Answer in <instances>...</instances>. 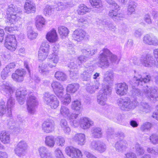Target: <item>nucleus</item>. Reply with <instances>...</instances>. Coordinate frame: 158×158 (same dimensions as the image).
Masks as SVG:
<instances>
[{"label": "nucleus", "instance_id": "nucleus-64", "mask_svg": "<svg viewBox=\"0 0 158 158\" xmlns=\"http://www.w3.org/2000/svg\"><path fill=\"white\" fill-rule=\"evenodd\" d=\"M125 158H137L136 154L133 152H128L125 154Z\"/></svg>", "mask_w": 158, "mask_h": 158}, {"label": "nucleus", "instance_id": "nucleus-55", "mask_svg": "<svg viewBox=\"0 0 158 158\" xmlns=\"http://www.w3.org/2000/svg\"><path fill=\"white\" fill-rule=\"evenodd\" d=\"M150 141L153 144H155L158 143V135L152 134L151 135L149 138Z\"/></svg>", "mask_w": 158, "mask_h": 158}, {"label": "nucleus", "instance_id": "nucleus-40", "mask_svg": "<svg viewBox=\"0 0 158 158\" xmlns=\"http://www.w3.org/2000/svg\"><path fill=\"white\" fill-rule=\"evenodd\" d=\"M55 76L56 78L59 81H64L67 79V76L64 73L61 71L56 72Z\"/></svg>", "mask_w": 158, "mask_h": 158}, {"label": "nucleus", "instance_id": "nucleus-32", "mask_svg": "<svg viewBox=\"0 0 158 158\" xmlns=\"http://www.w3.org/2000/svg\"><path fill=\"white\" fill-rule=\"evenodd\" d=\"M68 66L70 69L69 70L70 76L73 77L76 76L77 73V64L73 62H71L68 64Z\"/></svg>", "mask_w": 158, "mask_h": 158}, {"label": "nucleus", "instance_id": "nucleus-53", "mask_svg": "<svg viewBox=\"0 0 158 158\" xmlns=\"http://www.w3.org/2000/svg\"><path fill=\"white\" fill-rule=\"evenodd\" d=\"M88 73L83 72V73L82 75V77H83L84 80L87 81L90 79L91 76L92 74V69H91Z\"/></svg>", "mask_w": 158, "mask_h": 158}, {"label": "nucleus", "instance_id": "nucleus-41", "mask_svg": "<svg viewBox=\"0 0 158 158\" xmlns=\"http://www.w3.org/2000/svg\"><path fill=\"white\" fill-rule=\"evenodd\" d=\"M45 143L46 145L50 147H53L55 144L54 138L52 135H48L45 138Z\"/></svg>", "mask_w": 158, "mask_h": 158}, {"label": "nucleus", "instance_id": "nucleus-49", "mask_svg": "<svg viewBox=\"0 0 158 158\" xmlns=\"http://www.w3.org/2000/svg\"><path fill=\"white\" fill-rule=\"evenodd\" d=\"M61 102L64 105H68L71 102L70 96L67 94L61 99Z\"/></svg>", "mask_w": 158, "mask_h": 158}, {"label": "nucleus", "instance_id": "nucleus-60", "mask_svg": "<svg viewBox=\"0 0 158 158\" xmlns=\"http://www.w3.org/2000/svg\"><path fill=\"white\" fill-rule=\"evenodd\" d=\"M78 114H71L70 112L69 113V116H68V118L69 119H73L72 121L73 125H74L76 122V121L75 120H73L74 119H76L78 117Z\"/></svg>", "mask_w": 158, "mask_h": 158}, {"label": "nucleus", "instance_id": "nucleus-25", "mask_svg": "<svg viewBox=\"0 0 158 158\" xmlns=\"http://www.w3.org/2000/svg\"><path fill=\"white\" fill-rule=\"evenodd\" d=\"M81 127L84 129H89L90 127L93 125L94 122L90 118L84 117L80 120Z\"/></svg>", "mask_w": 158, "mask_h": 158}, {"label": "nucleus", "instance_id": "nucleus-34", "mask_svg": "<svg viewBox=\"0 0 158 158\" xmlns=\"http://www.w3.org/2000/svg\"><path fill=\"white\" fill-rule=\"evenodd\" d=\"M137 4L134 1H132L129 2L127 8V14L130 15L135 13V8Z\"/></svg>", "mask_w": 158, "mask_h": 158}, {"label": "nucleus", "instance_id": "nucleus-15", "mask_svg": "<svg viewBox=\"0 0 158 158\" xmlns=\"http://www.w3.org/2000/svg\"><path fill=\"white\" fill-rule=\"evenodd\" d=\"M65 152L68 155L72 158L81 157L82 156L81 151L72 146L67 147Z\"/></svg>", "mask_w": 158, "mask_h": 158}, {"label": "nucleus", "instance_id": "nucleus-58", "mask_svg": "<svg viewBox=\"0 0 158 158\" xmlns=\"http://www.w3.org/2000/svg\"><path fill=\"white\" fill-rule=\"evenodd\" d=\"M151 124L148 122H146L143 123L141 126V130L144 131L146 130H148L151 127Z\"/></svg>", "mask_w": 158, "mask_h": 158}, {"label": "nucleus", "instance_id": "nucleus-13", "mask_svg": "<svg viewBox=\"0 0 158 158\" xmlns=\"http://www.w3.org/2000/svg\"><path fill=\"white\" fill-rule=\"evenodd\" d=\"M0 91L2 94L10 95L13 93L14 89L9 82L4 81L0 83Z\"/></svg>", "mask_w": 158, "mask_h": 158}, {"label": "nucleus", "instance_id": "nucleus-38", "mask_svg": "<svg viewBox=\"0 0 158 158\" xmlns=\"http://www.w3.org/2000/svg\"><path fill=\"white\" fill-rule=\"evenodd\" d=\"M100 85L99 83L97 81L96 83L93 84L92 85L90 84L88 85L87 86L86 89L88 92L90 93H93L98 89Z\"/></svg>", "mask_w": 158, "mask_h": 158}, {"label": "nucleus", "instance_id": "nucleus-62", "mask_svg": "<svg viewBox=\"0 0 158 158\" xmlns=\"http://www.w3.org/2000/svg\"><path fill=\"white\" fill-rule=\"evenodd\" d=\"M55 154L56 158H61L64 157L61 151L59 148H57L55 150Z\"/></svg>", "mask_w": 158, "mask_h": 158}, {"label": "nucleus", "instance_id": "nucleus-2", "mask_svg": "<svg viewBox=\"0 0 158 158\" xmlns=\"http://www.w3.org/2000/svg\"><path fill=\"white\" fill-rule=\"evenodd\" d=\"M18 12V8L13 4L9 5L6 11L7 18L6 20V23L11 24H14L20 19V17L17 16V13Z\"/></svg>", "mask_w": 158, "mask_h": 158}, {"label": "nucleus", "instance_id": "nucleus-56", "mask_svg": "<svg viewBox=\"0 0 158 158\" xmlns=\"http://www.w3.org/2000/svg\"><path fill=\"white\" fill-rule=\"evenodd\" d=\"M57 5V7H56V9L57 10H61L66 8L65 2H58Z\"/></svg>", "mask_w": 158, "mask_h": 158}, {"label": "nucleus", "instance_id": "nucleus-7", "mask_svg": "<svg viewBox=\"0 0 158 158\" xmlns=\"http://www.w3.org/2000/svg\"><path fill=\"white\" fill-rule=\"evenodd\" d=\"M134 72L135 73L133 78L134 80L135 81V85L142 86L150 81L151 77L149 75L144 73L141 75L138 72L136 73V71L135 70H134Z\"/></svg>", "mask_w": 158, "mask_h": 158}, {"label": "nucleus", "instance_id": "nucleus-14", "mask_svg": "<svg viewBox=\"0 0 158 158\" xmlns=\"http://www.w3.org/2000/svg\"><path fill=\"white\" fill-rule=\"evenodd\" d=\"M26 74V72L24 69H17L12 74L11 77L15 81L20 82L24 80Z\"/></svg>", "mask_w": 158, "mask_h": 158}, {"label": "nucleus", "instance_id": "nucleus-61", "mask_svg": "<svg viewBox=\"0 0 158 158\" xmlns=\"http://www.w3.org/2000/svg\"><path fill=\"white\" fill-rule=\"evenodd\" d=\"M132 93L134 97L139 96L141 95V93L140 90L136 88L133 89Z\"/></svg>", "mask_w": 158, "mask_h": 158}, {"label": "nucleus", "instance_id": "nucleus-27", "mask_svg": "<svg viewBox=\"0 0 158 158\" xmlns=\"http://www.w3.org/2000/svg\"><path fill=\"white\" fill-rule=\"evenodd\" d=\"M46 38L50 42L53 43L57 41L58 37L56 30L53 29L48 32L46 35Z\"/></svg>", "mask_w": 158, "mask_h": 158}, {"label": "nucleus", "instance_id": "nucleus-16", "mask_svg": "<svg viewBox=\"0 0 158 158\" xmlns=\"http://www.w3.org/2000/svg\"><path fill=\"white\" fill-rule=\"evenodd\" d=\"M54 126L55 122L53 120L48 119L43 123L42 129L44 132L49 133L54 130Z\"/></svg>", "mask_w": 158, "mask_h": 158}, {"label": "nucleus", "instance_id": "nucleus-19", "mask_svg": "<svg viewBox=\"0 0 158 158\" xmlns=\"http://www.w3.org/2000/svg\"><path fill=\"white\" fill-rule=\"evenodd\" d=\"M86 34V32L83 30L77 29L74 31L72 37L75 40L80 42L84 39Z\"/></svg>", "mask_w": 158, "mask_h": 158}, {"label": "nucleus", "instance_id": "nucleus-42", "mask_svg": "<svg viewBox=\"0 0 158 158\" xmlns=\"http://www.w3.org/2000/svg\"><path fill=\"white\" fill-rule=\"evenodd\" d=\"M49 46V45L47 42H44L41 44L40 50H42V52H44L45 54L44 55V58L48 56Z\"/></svg>", "mask_w": 158, "mask_h": 158}, {"label": "nucleus", "instance_id": "nucleus-43", "mask_svg": "<svg viewBox=\"0 0 158 158\" xmlns=\"http://www.w3.org/2000/svg\"><path fill=\"white\" fill-rule=\"evenodd\" d=\"M58 61V57L57 55H53L52 57L49 58L48 64L51 68L55 67L56 64Z\"/></svg>", "mask_w": 158, "mask_h": 158}, {"label": "nucleus", "instance_id": "nucleus-36", "mask_svg": "<svg viewBox=\"0 0 158 158\" xmlns=\"http://www.w3.org/2000/svg\"><path fill=\"white\" fill-rule=\"evenodd\" d=\"M60 125L63 128L65 133L68 134L70 131V129L69 127L67 120L64 119H61L60 122Z\"/></svg>", "mask_w": 158, "mask_h": 158}, {"label": "nucleus", "instance_id": "nucleus-3", "mask_svg": "<svg viewBox=\"0 0 158 158\" xmlns=\"http://www.w3.org/2000/svg\"><path fill=\"white\" fill-rule=\"evenodd\" d=\"M111 88L107 86L103 87L102 90L98 93L97 97L98 103L101 106H105L107 105V95L111 92Z\"/></svg>", "mask_w": 158, "mask_h": 158}, {"label": "nucleus", "instance_id": "nucleus-30", "mask_svg": "<svg viewBox=\"0 0 158 158\" xmlns=\"http://www.w3.org/2000/svg\"><path fill=\"white\" fill-rule=\"evenodd\" d=\"M15 105V100L12 97H10L8 100L7 103V112L6 114L9 116L12 115L11 108Z\"/></svg>", "mask_w": 158, "mask_h": 158}, {"label": "nucleus", "instance_id": "nucleus-11", "mask_svg": "<svg viewBox=\"0 0 158 158\" xmlns=\"http://www.w3.org/2000/svg\"><path fill=\"white\" fill-rule=\"evenodd\" d=\"M28 146L26 142L24 141L19 142L14 149L15 154L19 157L24 155V151L27 150Z\"/></svg>", "mask_w": 158, "mask_h": 158}, {"label": "nucleus", "instance_id": "nucleus-9", "mask_svg": "<svg viewBox=\"0 0 158 158\" xmlns=\"http://www.w3.org/2000/svg\"><path fill=\"white\" fill-rule=\"evenodd\" d=\"M4 45L6 48L10 51H15L17 48V42L15 35H7L6 38Z\"/></svg>", "mask_w": 158, "mask_h": 158}, {"label": "nucleus", "instance_id": "nucleus-20", "mask_svg": "<svg viewBox=\"0 0 158 158\" xmlns=\"http://www.w3.org/2000/svg\"><path fill=\"white\" fill-rule=\"evenodd\" d=\"M27 94V91L25 89L22 88L16 90V96L19 103L23 105L25 102V95Z\"/></svg>", "mask_w": 158, "mask_h": 158}, {"label": "nucleus", "instance_id": "nucleus-39", "mask_svg": "<svg viewBox=\"0 0 158 158\" xmlns=\"http://www.w3.org/2000/svg\"><path fill=\"white\" fill-rule=\"evenodd\" d=\"M151 107L148 103L145 102H142L140 106V110L143 112L148 113L151 110Z\"/></svg>", "mask_w": 158, "mask_h": 158}, {"label": "nucleus", "instance_id": "nucleus-4", "mask_svg": "<svg viewBox=\"0 0 158 158\" xmlns=\"http://www.w3.org/2000/svg\"><path fill=\"white\" fill-rule=\"evenodd\" d=\"M111 54V52L107 48H104L101 51L98 57L99 65L102 68H107L110 64L108 57Z\"/></svg>", "mask_w": 158, "mask_h": 158}, {"label": "nucleus", "instance_id": "nucleus-22", "mask_svg": "<svg viewBox=\"0 0 158 158\" xmlns=\"http://www.w3.org/2000/svg\"><path fill=\"white\" fill-rule=\"evenodd\" d=\"M143 42L149 45L155 46L158 45V40L154 37L152 35L147 34L143 38Z\"/></svg>", "mask_w": 158, "mask_h": 158}, {"label": "nucleus", "instance_id": "nucleus-35", "mask_svg": "<svg viewBox=\"0 0 158 158\" xmlns=\"http://www.w3.org/2000/svg\"><path fill=\"white\" fill-rule=\"evenodd\" d=\"M90 11V9L88 8L84 4H81L79 6L77 12L79 15H83L86 13L89 12Z\"/></svg>", "mask_w": 158, "mask_h": 158}, {"label": "nucleus", "instance_id": "nucleus-46", "mask_svg": "<svg viewBox=\"0 0 158 158\" xmlns=\"http://www.w3.org/2000/svg\"><path fill=\"white\" fill-rule=\"evenodd\" d=\"M69 110L67 107L62 106L60 109V113L62 116L65 117H68L69 116L70 113Z\"/></svg>", "mask_w": 158, "mask_h": 158}, {"label": "nucleus", "instance_id": "nucleus-52", "mask_svg": "<svg viewBox=\"0 0 158 158\" xmlns=\"http://www.w3.org/2000/svg\"><path fill=\"white\" fill-rule=\"evenodd\" d=\"M54 9L52 8L49 5H47L45 8L44 9V13L45 15H51L53 13L54 11Z\"/></svg>", "mask_w": 158, "mask_h": 158}, {"label": "nucleus", "instance_id": "nucleus-18", "mask_svg": "<svg viewBox=\"0 0 158 158\" xmlns=\"http://www.w3.org/2000/svg\"><path fill=\"white\" fill-rule=\"evenodd\" d=\"M116 94L120 96L126 94L128 90V86L125 83H119L117 84L115 88Z\"/></svg>", "mask_w": 158, "mask_h": 158}, {"label": "nucleus", "instance_id": "nucleus-59", "mask_svg": "<svg viewBox=\"0 0 158 158\" xmlns=\"http://www.w3.org/2000/svg\"><path fill=\"white\" fill-rule=\"evenodd\" d=\"M106 0L108 3L112 5V8L116 10L119 8V6L114 1H113V0Z\"/></svg>", "mask_w": 158, "mask_h": 158}, {"label": "nucleus", "instance_id": "nucleus-63", "mask_svg": "<svg viewBox=\"0 0 158 158\" xmlns=\"http://www.w3.org/2000/svg\"><path fill=\"white\" fill-rule=\"evenodd\" d=\"M15 66V63H11L8 64L4 68L5 70H7L9 71V72H10L12 69H14Z\"/></svg>", "mask_w": 158, "mask_h": 158}, {"label": "nucleus", "instance_id": "nucleus-33", "mask_svg": "<svg viewBox=\"0 0 158 158\" xmlns=\"http://www.w3.org/2000/svg\"><path fill=\"white\" fill-rule=\"evenodd\" d=\"M79 87V85L77 83L69 84L67 87V91L69 93H73L78 90Z\"/></svg>", "mask_w": 158, "mask_h": 158}, {"label": "nucleus", "instance_id": "nucleus-24", "mask_svg": "<svg viewBox=\"0 0 158 158\" xmlns=\"http://www.w3.org/2000/svg\"><path fill=\"white\" fill-rule=\"evenodd\" d=\"M127 145V142L125 140L118 141L115 144L116 150L118 152H123L126 149Z\"/></svg>", "mask_w": 158, "mask_h": 158}, {"label": "nucleus", "instance_id": "nucleus-5", "mask_svg": "<svg viewBox=\"0 0 158 158\" xmlns=\"http://www.w3.org/2000/svg\"><path fill=\"white\" fill-rule=\"evenodd\" d=\"M27 109L30 114H34L36 110L38 105V102L36 98L33 94H30L27 100Z\"/></svg>", "mask_w": 158, "mask_h": 158}, {"label": "nucleus", "instance_id": "nucleus-23", "mask_svg": "<svg viewBox=\"0 0 158 158\" xmlns=\"http://www.w3.org/2000/svg\"><path fill=\"white\" fill-rule=\"evenodd\" d=\"M25 12L27 14L34 13L35 11V4L31 0H27L24 6Z\"/></svg>", "mask_w": 158, "mask_h": 158}, {"label": "nucleus", "instance_id": "nucleus-21", "mask_svg": "<svg viewBox=\"0 0 158 158\" xmlns=\"http://www.w3.org/2000/svg\"><path fill=\"white\" fill-rule=\"evenodd\" d=\"M114 80V74L112 72L107 71L104 74L103 81V87L109 86L108 85L112 83Z\"/></svg>", "mask_w": 158, "mask_h": 158}, {"label": "nucleus", "instance_id": "nucleus-28", "mask_svg": "<svg viewBox=\"0 0 158 158\" xmlns=\"http://www.w3.org/2000/svg\"><path fill=\"white\" fill-rule=\"evenodd\" d=\"M91 132L92 136L95 138H101L102 136V129L98 127H94L92 128Z\"/></svg>", "mask_w": 158, "mask_h": 158}, {"label": "nucleus", "instance_id": "nucleus-50", "mask_svg": "<svg viewBox=\"0 0 158 158\" xmlns=\"http://www.w3.org/2000/svg\"><path fill=\"white\" fill-rule=\"evenodd\" d=\"M135 148L136 152L138 155H142L144 153V150L138 143H136Z\"/></svg>", "mask_w": 158, "mask_h": 158}, {"label": "nucleus", "instance_id": "nucleus-17", "mask_svg": "<svg viewBox=\"0 0 158 158\" xmlns=\"http://www.w3.org/2000/svg\"><path fill=\"white\" fill-rule=\"evenodd\" d=\"M144 91L147 96L150 98L151 100L153 102L158 100V93H156L157 90L154 87H152L149 88L147 86Z\"/></svg>", "mask_w": 158, "mask_h": 158}, {"label": "nucleus", "instance_id": "nucleus-12", "mask_svg": "<svg viewBox=\"0 0 158 158\" xmlns=\"http://www.w3.org/2000/svg\"><path fill=\"white\" fill-rule=\"evenodd\" d=\"M140 61L142 64L146 67L156 66V61L152 56L149 54L142 56L140 59Z\"/></svg>", "mask_w": 158, "mask_h": 158}, {"label": "nucleus", "instance_id": "nucleus-29", "mask_svg": "<svg viewBox=\"0 0 158 158\" xmlns=\"http://www.w3.org/2000/svg\"><path fill=\"white\" fill-rule=\"evenodd\" d=\"M0 139L4 144L9 143L10 141L9 134L4 131H2L0 135Z\"/></svg>", "mask_w": 158, "mask_h": 158}, {"label": "nucleus", "instance_id": "nucleus-48", "mask_svg": "<svg viewBox=\"0 0 158 158\" xmlns=\"http://www.w3.org/2000/svg\"><path fill=\"white\" fill-rule=\"evenodd\" d=\"M90 2L92 6L95 8H98L102 6L101 0H90Z\"/></svg>", "mask_w": 158, "mask_h": 158}, {"label": "nucleus", "instance_id": "nucleus-47", "mask_svg": "<svg viewBox=\"0 0 158 158\" xmlns=\"http://www.w3.org/2000/svg\"><path fill=\"white\" fill-rule=\"evenodd\" d=\"M81 107L80 102L78 100L74 101L72 102L71 108L73 110H79Z\"/></svg>", "mask_w": 158, "mask_h": 158}, {"label": "nucleus", "instance_id": "nucleus-31", "mask_svg": "<svg viewBox=\"0 0 158 158\" xmlns=\"http://www.w3.org/2000/svg\"><path fill=\"white\" fill-rule=\"evenodd\" d=\"M109 15L114 20H120L124 16L123 14L118 13L114 10H111L109 11Z\"/></svg>", "mask_w": 158, "mask_h": 158}, {"label": "nucleus", "instance_id": "nucleus-44", "mask_svg": "<svg viewBox=\"0 0 158 158\" xmlns=\"http://www.w3.org/2000/svg\"><path fill=\"white\" fill-rule=\"evenodd\" d=\"M58 30L59 33L62 38L67 36L69 34V30L65 27L60 26L58 28Z\"/></svg>", "mask_w": 158, "mask_h": 158}, {"label": "nucleus", "instance_id": "nucleus-45", "mask_svg": "<svg viewBox=\"0 0 158 158\" xmlns=\"http://www.w3.org/2000/svg\"><path fill=\"white\" fill-rule=\"evenodd\" d=\"M51 86L54 92L57 90H63L64 89L62 85L56 81L52 82L51 84Z\"/></svg>", "mask_w": 158, "mask_h": 158}, {"label": "nucleus", "instance_id": "nucleus-1", "mask_svg": "<svg viewBox=\"0 0 158 158\" xmlns=\"http://www.w3.org/2000/svg\"><path fill=\"white\" fill-rule=\"evenodd\" d=\"M117 104L119 108L124 111H129L133 109L138 104L136 100L131 99L128 97L118 98Z\"/></svg>", "mask_w": 158, "mask_h": 158}, {"label": "nucleus", "instance_id": "nucleus-10", "mask_svg": "<svg viewBox=\"0 0 158 158\" xmlns=\"http://www.w3.org/2000/svg\"><path fill=\"white\" fill-rule=\"evenodd\" d=\"M90 147L91 149L96 150L100 153L105 152L107 148L106 144L100 140L92 141L90 144Z\"/></svg>", "mask_w": 158, "mask_h": 158}, {"label": "nucleus", "instance_id": "nucleus-37", "mask_svg": "<svg viewBox=\"0 0 158 158\" xmlns=\"http://www.w3.org/2000/svg\"><path fill=\"white\" fill-rule=\"evenodd\" d=\"M40 156L41 158H52V155L44 147L40 148Z\"/></svg>", "mask_w": 158, "mask_h": 158}, {"label": "nucleus", "instance_id": "nucleus-26", "mask_svg": "<svg viewBox=\"0 0 158 158\" xmlns=\"http://www.w3.org/2000/svg\"><path fill=\"white\" fill-rule=\"evenodd\" d=\"M73 140L77 143L80 145H83L85 143V137L83 133H77L72 138Z\"/></svg>", "mask_w": 158, "mask_h": 158}, {"label": "nucleus", "instance_id": "nucleus-6", "mask_svg": "<svg viewBox=\"0 0 158 158\" xmlns=\"http://www.w3.org/2000/svg\"><path fill=\"white\" fill-rule=\"evenodd\" d=\"M44 102L52 109H55L59 105V101L54 95L45 93L43 97Z\"/></svg>", "mask_w": 158, "mask_h": 158}, {"label": "nucleus", "instance_id": "nucleus-57", "mask_svg": "<svg viewBox=\"0 0 158 158\" xmlns=\"http://www.w3.org/2000/svg\"><path fill=\"white\" fill-rule=\"evenodd\" d=\"M55 141L58 145L61 146L63 145L65 142L64 138L61 136L57 137L55 139Z\"/></svg>", "mask_w": 158, "mask_h": 158}, {"label": "nucleus", "instance_id": "nucleus-54", "mask_svg": "<svg viewBox=\"0 0 158 158\" xmlns=\"http://www.w3.org/2000/svg\"><path fill=\"white\" fill-rule=\"evenodd\" d=\"M4 104L3 101H1L0 102V116L2 115L6 111Z\"/></svg>", "mask_w": 158, "mask_h": 158}, {"label": "nucleus", "instance_id": "nucleus-8", "mask_svg": "<svg viewBox=\"0 0 158 158\" xmlns=\"http://www.w3.org/2000/svg\"><path fill=\"white\" fill-rule=\"evenodd\" d=\"M81 51L83 55L81 56L78 58V62H78L79 65H80V63H82L85 62L89 56L94 55L97 52V49L85 47L81 49Z\"/></svg>", "mask_w": 158, "mask_h": 158}, {"label": "nucleus", "instance_id": "nucleus-51", "mask_svg": "<svg viewBox=\"0 0 158 158\" xmlns=\"http://www.w3.org/2000/svg\"><path fill=\"white\" fill-rule=\"evenodd\" d=\"M27 37L29 39L32 40L35 39L37 36V34L32 30H30L27 31Z\"/></svg>", "mask_w": 158, "mask_h": 158}]
</instances>
